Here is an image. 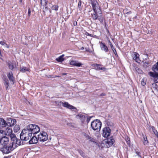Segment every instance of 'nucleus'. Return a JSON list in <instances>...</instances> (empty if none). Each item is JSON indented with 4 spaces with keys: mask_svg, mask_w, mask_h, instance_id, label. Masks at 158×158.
<instances>
[{
    "mask_svg": "<svg viewBox=\"0 0 158 158\" xmlns=\"http://www.w3.org/2000/svg\"><path fill=\"white\" fill-rule=\"evenodd\" d=\"M40 128L35 124H30L26 128L23 129L20 134V138L22 140L27 141L29 139L32 134H35L40 131Z\"/></svg>",
    "mask_w": 158,
    "mask_h": 158,
    "instance_id": "1",
    "label": "nucleus"
},
{
    "mask_svg": "<svg viewBox=\"0 0 158 158\" xmlns=\"http://www.w3.org/2000/svg\"><path fill=\"white\" fill-rule=\"evenodd\" d=\"M21 140L18 139L17 138L15 140V141H13L10 142L9 144V146L8 147H6L2 149L3 151L5 153H8L12 151L17 146L23 145V141Z\"/></svg>",
    "mask_w": 158,
    "mask_h": 158,
    "instance_id": "2",
    "label": "nucleus"
},
{
    "mask_svg": "<svg viewBox=\"0 0 158 158\" xmlns=\"http://www.w3.org/2000/svg\"><path fill=\"white\" fill-rule=\"evenodd\" d=\"M92 129L97 131H99L101 129L102 123L99 120L96 119L92 121L91 124Z\"/></svg>",
    "mask_w": 158,
    "mask_h": 158,
    "instance_id": "3",
    "label": "nucleus"
},
{
    "mask_svg": "<svg viewBox=\"0 0 158 158\" xmlns=\"http://www.w3.org/2000/svg\"><path fill=\"white\" fill-rule=\"evenodd\" d=\"M9 142V138L6 136H3L0 138V144L3 146V147L1 148V151L4 153L7 154L6 153L4 152L3 151L2 149L6 147H8L9 144L7 145L8 144Z\"/></svg>",
    "mask_w": 158,
    "mask_h": 158,
    "instance_id": "4",
    "label": "nucleus"
},
{
    "mask_svg": "<svg viewBox=\"0 0 158 158\" xmlns=\"http://www.w3.org/2000/svg\"><path fill=\"white\" fill-rule=\"evenodd\" d=\"M38 140L40 142H44L48 139L47 133L44 131L40 132L38 135Z\"/></svg>",
    "mask_w": 158,
    "mask_h": 158,
    "instance_id": "5",
    "label": "nucleus"
},
{
    "mask_svg": "<svg viewBox=\"0 0 158 158\" xmlns=\"http://www.w3.org/2000/svg\"><path fill=\"white\" fill-rule=\"evenodd\" d=\"M91 5L94 11L97 12L100 14L102 11L97 1L93 0L91 2Z\"/></svg>",
    "mask_w": 158,
    "mask_h": 158,
    "instance_id": "6",
    "label": "nucleus"
},
{
    "mask_svg": "<svg viewBox=\"0 0 158 158\" xmlns=\"http://www.w3.org/2000/svg\"><path fill=\"white\" fill-rule=\"evenodd\" d=\"M111 130L109 127H106L103 130L102 136L105 138L108 137L110 134Z\"/></svg>",
    "mask_w": 158,
    "mask_h": 158,
    "instance_id": "7",
    "label": "nucleus"
},
{
    "mask_svg": "<svg viewBox=\"0 0 158 158\" xmlns=\"http://www.w3.org/2000/svg\"><path fill=\"white\" fill-rule=\"evenodd\" d=\"M148 74L150 76L154 78V81L155 83L158 82V73H155L149 72L148 73Z\"/></svg>",
    "mask_w": 158,
    "mask_h": 158,
    "instance_id": "8",
    "label": "nucleus"
},
{
    "mask_svg": "<svg viewBox=\"0 0 158 158\" xmlns=\"http://www.w3.org/2000/svg\"><path fill=\"white\" fill-rule=\"evenodd\" d=\"M60 105H62L63 106L66 107L70 109H76V108L73 106L69 104L68 102H60Z\"/></svg>",
    "mask_w": 158,
    "mask_h": 158,
    "instance_id": "9",
    "label": "nucleus"
},
{
    "mask_svg": "<svg viewBox=\"0 0 158 158\" xmlns=\"http://www.w3.org/2000/svg\"><path fill=\"white\" fill-rule=\"evenodd\" d=\"M133 59L135 60V62L139 64L141 61L139 59V54L136 52H134L132 55Z\"/></svg>",
    "mask_w": 158,
    "mask_h": 158,
    "instance_id": "10",
    "label": "nucleus"
},
{
    "mask_svg": "<svg viewBox=\"0 0 158 158\" xmlns=\"http://www.w3.org/2000/svg\"><path fill=\"white\" fill-rule=\"evenodd\" d=\"M16 120L15 119L8 118L7 120V125L8 126L12 127L16 124Z\"/></svg>",
    "mask_w": 158,
    "mask_h": 158,
    "instance_id": "11",
    "label": "nucleus"
},
{
    "mask_svg": "<svg viewBox=\"0 0 158 158\" xmlns=\"http://www.w3.org/2000/svg\"><path fill=\"white\" fill-rule=\"evenodd\" d=\"M7 77L10 82L13 85L15 81L12 72L9 73L7 74Z\"/></svg>",
    "mask_w": 158,
    "mask_h": 158,
    "instance_id": "12",
    "label": "nucleus"
},
{
    "mask_svg": "<svg viewBox=\"0 0 158 158\" xmlns=\"http://www.w3.org/2000/svg\"><path fill=\"white\" fill-rule=\"evenodd\" d=\"M100 47L101 50L102 51H105V52H107L108 51V49L107 46L105 45L104 43H103L102 42H100Z\"/></svg>",
    "mask_w": 158,
    "mask_h": 158,
    "instance_id": "13",
    "label": "nucleus"
},
{
    "mask_svg": "<svg viewBox=\"0 0 158 158\" xmlns=\"http://www.w3.org/2000/svg\"><path fill=\"white\" fill-rule=\"evenodd\" d=\"M92 18L94 20L97 19L99 17L102 16V12L100 13L94 11V13L92 14Z\"/></svg>",
    "mask_w": 158,
    "mask_h": 158,
    "instance_id": "14",
    "label": "nucleus"
},
{
    "mask_svg": "<svg viewBox=\"0 0 158 158\" xmlns=\"http://www.w3.org/2000/svg\"><path fill=\"white\" fill-rule=\"evenodd\" d=\"M38 138L34 136H32L31 139L29 140V143L30 144H33L36 143L38 142Z\"/></svg>",
    "mask_w": 158,
    "mask_h": 158,
    "instance_id": "15",
    "label": "nucleus"
},
{
    "mask_svg": "<svg viewBox=\"0 0 158 158\" xmlns=\"http://www.w3.org/2000/svg\"><path fill=\"white\" fill-rule=\"evenodd\" d=\"M70 64L71 65L77 67L81 66L82 65V64L78 62V61L75 60H71L70 61Z\"/></svg>",
    "mask_w": 158,
    "mask_h": 158,
    "instance_id": "16",
    "label": "nucleus"
},
{
    "mask_svg": "<svg viewBox=\"0 0 158 158\" xmlns=\"http://www.w3.org/2000/svg\"><path fill=\"white\" fill-rule=\"evenodd\" d=\"M152 69L154 72L158 73V61L152 66Z\"/></svg>",
    "mask_w": 158,
    "mask_h": 158,
    "instance_id": "17",
    "label": "nucleus"
},
{
    "mask_svg": "<svg viewBox=\"0 0 158 158\" xmlns=\"http://www.w3.org/2000/svg\"><path fill=\"white\" fill-rule=\"evenodd\" d=\"M114 141V139L111 137L107 139L106 142L109 145L111 146L113 144Z\"/></svg>",
    "mask_w": 158,
    "mask_h": 158,
    "instance_id": "18",
    "label": "nucleus"
},
{
    "mask_svg": "<svg viewBox=\"0 0 158 158\" xmlns=\"http://www.w3.org/2000/svg\"><path fill=\"white\" fill-rule=\"evenodd\" d=\"M7 125V123L2 118H0V126L2 127H5Z\"/></svg>",
    "mask_w": 158,
    "mask_h": 158,
    "instance_id": "19",
    "label": "nucleus"
},
{
    "mask_svg": "<svg viewBox=\"0 0 158 158\" xmlns=\"http://www.w3.org/2000/svg\"><path fill=\"white\" fill-rule=\"evenodd\" d=\"M101 65L100 64H94V67L97 69L101 70L103 71H105L106 69L105 67H101Z\"/></svg>",
    "mask_w": 158,
    "mask_h": 158,
    "instance_id": "20",
    "label": "nucleus"
},
{
    "mask_svg": "<svg viewBox=\"0 0 158 158\" xmlns=\"http://www.w3.org/2000/svg\"><path fill=\"white\" fill-rule=\"evenodd\" d=\"M77 118L80 119L82 122L84 121L85 119V116L82 114H79L76 116Z\"/></svg>",
    "mask_w": 158,
    "mask_h": 158,
    "instance_id": "21",
    "label": "nucleus"
},
{
    "mask_svg": "<svg viewBox=\"0 0 158 158\" xmlns=\"http://www.w3.org/2000/svg\"><path fill=\"white\" fill-rule=\"evenodd\" d=\"M5 132V134L6 135H9L10 134H11L12 132V129H10V128L7 127L6 129Z\"/></svg>",
    "mask_w": 158,
    "mask_h": 158,
    "instance_id": "22",
    "label": "nucleus"
},
{
    "mask_svg": "<svg viewBox=\"0 0 158 158\" xmlns=\"http://www.w3.org/2000/svg\"><path fill=\"white\" fill-rule=\"evenodd\" d=\"M9 135L10 136V137L11 138V142H12L13 141H15V140H16V139H17L15 135L14 134H12L11 133V134H10Z\"/></svg>",
    "mask_w": 158,
    "mask_h": 158,
    "instance_id": "23",
    "label": "nucleus"
},
{
    "mask_svg": "<svg viewBox=\"0 0 158 158\" xmlns=\"http://www.w3.org/2000/svg\"><path fill=\"white\" fill-rule=\"evenodd\" d=\"M142 136L143 138V143L144 145H146L148 143V141L147 140V138L146 135L142 134Z\"/></svg>",
    "mask_w": 158,
    "mask_h": 158,
    "instance_id": "24",
    "label": "nucleus"
},
{
    "mask_svg": "<svg viewBox=\"0 0 158 158\" xmlns=\"http://www.w3.org/2000/svg\"><path fill=\"white\" fill-rule=\"evenodd\" d=\"M64 56V55L63 54L56 58V60L59 62H62L64 60V58H63Z\"/></svg>",
    "mask_w": 158,
    "mask_h": 158,
    "instance_id": "25",
    "label": "nucleus"
},
{
    "mask_svg": "<svg viewBox=\"0 0 158 158\" xmlns=\"http://www.w3.org/2000/svg\"><path fill=\"white\" fill-rule=\"evenodd\" d=\"M143 66L144 68H147L150 65L149 61H143Z\"/></svg>",
    "mask_w": 158,
    "mask_h": 158,
    "instance_id": "26",
    "label": "nucleus"
},
{
    "mask_svg": "<svg viewBox=\"0 0 158 158\" xmlns=\"http://www.w3.org/2000/svg\"><path fill=\"white\" fill-rule=\"evenodd\" d=\"M20 127L19 125H16L14 127V131L15 132H18L20 130Z\"/></svg>",
    "mask_w": 158,
    "mask_h": 158,
    "instance_id": "27",
    "label": "nucleus"
},
{
    "mask_svg": "<svg viewBox=\"0 0 158 158\" xmlns=\"http://www.w3.org/2000/svg\"><path fill=\"white\" fill-rule=\"evenodd\" d=\"M109 44L110 45V46L112 50L114 52L115 54V53H116V51L115 49L114 48L112 44L110 42V41H109Z\"/></svg>",
    "mask_w": 158,
    "mask_h": 158,
    "instance_id": "28",
    "label": "nucleus"
},
{
    "mask_svg": "<svg viewBox=\"0 0 158 158\" xmlns=\"http://www.w3.org/2000/svg\"><path fill=\"white\" fill-rule=\"evenodd\" d=\"M48 3L47 0H41L40 4L43 6Z\"/></svg>",
    "mask_w": 158,
    "mask_h": 158,
    "instance_id": "29",
    "label": "nucleus"
},
{
    "mask_svg": "<svg viewBox=\"0 0 158 158\" xmlns=\"http://www.w3.org/2000/svg\"><path fill=\"white\" fill-rule=\"evenodd\" d=\"M152 131H153V133L155 134V135H156V136L158 138V132L155 129V128L154 127H152Z\"/></svg>",
    "mask_w": 158,
    "mask_h": 158,
    "instance_id": "30",
    "label": "nucleus"
},
{
    "mask_svg": "<svg viewBox=\"0 0 158 158\" xmlns=\"http://www.w3.org/2000/svg\"><path fill=\"white\" fill-rule=\"evenodd\" d=\"M29 69L26 67H23L20 69V71L22 72H25L26 71H28Z\"/></svg>",
    "mask_w": 158,
    "mask_h": 158,
    "instance_id": "31",
    "label": "nucleus"
},
{
    "mask_svg": "<svg viewBox=\"0 0 158 158\" xmlns=\"http://www.w3.org/2000/svg\"><path fill=\"white\" fill-rule=\"evenodd\" d=\"M88 140H89L90 142H93V143H96L95 139L94 138H93L91 137V136L90 137H89Z\"/></svg>",
    "mask_w": 158,
    "mask_h": 158,
    "instance_id": "32",
    "label": "nucleus"
},
{
    "mask_svg": "<svg viewBox=\"0 0 158 158\" xmlns=\"http://www.w3.org/2000/svg\"><path fill=\"white\" fill-rule=\"evenodd\" d=\"M146 81L144 78L142 79L141 81V85L143 86H144L146 85Z\"/></svg>",
    "mask_w": 158,
    "mask_h": 158,
    "instance_id": "33",
    "label": "nucleus"
},
{
    "mask_svg": "<svg viewBox=\"0 0 158 158\" xmlns=\"http://www.w3.org/2000/svg\"><path fill=\"white\" fill-rule=\"evenodd\" d=\"M58 8V6L57 5L52 6V9L57 11Z\"/></svg>",
    "mask_w": 158,
    "mask_h": 158,
    "instance_id": "34",
    "label": "nucleus"
},
{
    "mask_svg": "<svg viewBox=\"0 0 158 158\" xmlns=\"http://www.w3.org/2000/svg\"><path fill=\"white\" fill-rule=\"evenodd\" d=\"M9 82L8 81V80L5 81L4 83V85L5 86L6 88V90L7 89L8 87L9 86Z\"/></svg>",
    "mask_w": 158,
    "mask_h": 158,
    "instance_id": "35",
    "label": "nucleus"
},
{
    "mask_svg": "<svg viewBox=\"0 0 158 158\" xmlns=\"http://www.w3.org/2000/svg\"><path fill=\"white\" fill-rule=\"evenodd\" d=\"M81 1H80L78 2V8L80 10H81L82 8L81 6Z\"/></svg>",
    "mask_w": 158,
    "mask_h": 158,
    "instance_id": "36",
    "label": "nucleus"
},
{
    "mask_svg": "<svg viewBox=\"0 0 158 158\" xmlns=\"http://www.w3.org/2000/svg\"><path fill=\"white\" fill-rule=\"evenodd\" d=\"M126 141L127 144L129 145H130V138L128 137L126 138Z\"/></svg>",
    "mask_w": 158,
    "mask_h": 158,
    "instance_id": "37",
    "label": "nucleus"
},
{
    "mask_svg": "<svg viewBox=\"0 0 158 158\" xmlns=\"http://www.w3.org/2000/svg\"><path fill=\"white\" fill-rule=\"evenodd\" d=\"M8 65L9 66V68L10 69L12 70L14 69V66L13 65L11 64V63L9 62L8 63Z\"/></svg>",
    "mask_w": 158,
    "mask_h": 158,
    "instance_id": "38",
    "label": "nucleus"
},
{
    "mask_svg": "<svg viewBox=\"0 0 158 158\" xmlns=\"http://www.w3.org/2000/svg\"><path fill=\"white\" fill-rule=\"evenodd\" d=\"M48 3H47V4L43 6H44V10L45 11H47L49 7H48Z\"/></svg>",
    "mask_w": 158,
    "mask_h": 158,
    "instance_id": "39",
    "label": "nucleus"
},
{
    "mask_svg": "<svg viewBox=\"0 0 158 158\" xmlns=\"http://www.w3.org/2000/svg\"><path fill=\"white\" fill-rule=\"evenodd\" d=\"M84 135L85 138L87 139L88 140L89 137H90V136H89L87 134L84 133Z\"/></svg>",
    "mask_w": 158,
    "mask_h": 158,
    "instance_id": "40",
    "label": "nucleus"
},
{
    "mask_svg": "<svg viewBox=\"0 0 158 158\" xmlns=\"http://www.w3.org/2000/svg\"><path fill=\"white\" fill-rule=\"evenodd\" d=\"M98 19L100 21V22L102 23L103 22V18L101 16V17H98Z\"/></svg>",
    "mask_w": 158,
    "mask_h": 158,
    "instance_id": "41",
    "label": "nucleus"
},
{
    "mask_svg": "<svg viewBox=\"0 0 158 158\" xmlns=\"http://www.w3.org/2000/svg\"><path fill=\"white\" fill-rule=\"evenodd\" d=\"M6 44V42L4 41H2L0 42V44L4 46Z\"/></svg>",
    "mask_w": 158,
    "mask_h": 158,
    "instance_id": "42",
    "label": "nucleus"
},
{
    "mask_svg": "<svg viewBox=\"0 0 158 158\" xmlns=\"http://www.w3.org/2000/svg\"><path fill=\"white\" fill-rule=\"evenodd\" d=\"M28 15L29 17L31 15V10L30 8H29L28 10Z\"/></svg>",
    "mask_w": 158,
    "mask_h": 158,
    "instance_id": "43",
    "label": "nucleus"
},
{
    "mask_svg": "<svg viewBox=\"0 0 158 158\" xmlns=\"http://www.w3.org/2000/svg\"><path fill=\"white\" fill-rule=\"evenodd\" d=\"M136 153L138 156H139L140 157H141V155L139 152H136Z\"/></svg>",
    "mask_w": 158,
    "mask_h": 158,
    "instance_id": "44",
    "label": "nucleus"
},
{
    "mask_svg": "<svg viewBox=\"0 0 158 158\" xmlns=\"http://www.w3.org/2000/svg\"><path fill=\"white\" fill-rule=\"evenodd\" d=\"M106 95V94L105 93H103L101 94L100 96H105Z\"/></svg>",
    "mask_w": 158,
    "mask_h": 158,
    "instance_id": "45",
    "label": "nucleus"
},
{
    "mask_svg": "<svg viewBox=\"0 0 158 158\" xmlns=\"http://www.w3.org/2000/svg\"><path fill=\"white\" fill-rule=\"evenodd\" d=\"M5 46V47H6V48H9V46L7 44H6L5 45H4Z\"/></svg>",
    "mask_w": 158,
    "mask_h": 158,
    "instance_id": "46",
    "label": "nucleus"
},
{
    "mask_svg": "<svg viewBox=\"0 0 158 158\" xmlns=\"http://www.w3.org/2000/svg\"><path fill=\"white\" fill-rule=\"evenodd\" d=\"M77 23L76 21L75 22H74V23H73V25H74V26H76L77 25Z\"/></svg>",
    "mask_w": 158,
    "mask_h": 158,
    "instance_id": "47",
    "label": "nucleus"
},
{
    "mask_svg": "<svg viewBox=\"0 0 158 158\" xmlns=\"http://www.w3.org/2000/svg\"><path fill=\"white\" fill-rule=\"evenodd\" d=\"M80 153L81 156H83L84 154L82 152H80Z\"/></svg>",
    "mask_w": 158,
    "mask_h": 158,
    "instance_id": "48",
    "label": "nucleus"
},
{
    "mask_svg": "<svg viewBox=\"0 0 158 158\" xmlns=\"http://www.w3.org/2000/svg\"><path fill=\"white\" fill-rule=\"evenodd\" d=\"M3 130H0V133H2L3 134Z\"/></svg>",
    "mask_w": 158,
    "mask_h": 158,
    "instance_id": "49",
    "label": "nucleus"
},
{
    "mask_svg": "<svg viewBox=\"0 0 158 158\" xmlns=\"http://www.w3.org/2000/svg\"><path fill=\"white\" fill-rule=\"evenodd\" d=\"M84 49V48L83 47H82L81 48V50H83Z\"/></svg>",
    "mask_w": 158,
    "mask_h": 158,
    "instance_id": "50",
    "label": "nucleus"
},
{
    "mask_svg": "<svg viewBox=\"0 0 158 158\" xmlns=\"http://www.w3.org/2000/svg\"><path fill=\"white\" fill-rule=\"evenodd\" d=\"M89 120H90V119H88V118H87V121H88V122H89Z\"/></svg>",
    "mask_w": 158,
    "mask_h": 158,
    "instance_id": "51",
    "label": "nucleus"
},
{
    "mask_svg": "<svg viewBox=\"0 0 158 158\" xmlns=\"http://www.w3.org/2000/svg\"><path fill=\"white\" fill-rule=\"evenodd\" d=\"M63 74V75H65L66 74L65 73H64V74Z\"/></svg>",
    "mask_w": 158,
    "mask_h": 158,
    "instance_id": "52",
    "label": "nucleus"
},
{
    "mask_svg": "<svg viewBox=\"0 0 158 158\" xmlns=\"http://www.w3.org/2000/svg\"><path fill=\"white\" fill-rule=\"evenodd\" d=\"M0 54H1V51H0Z\"/></svg>",
    "mask_w": 158,
    "mask_h": 158,
    "instance_id": "53",
    "label": "nucleus"
},
{
    "mask_svg": "<svg viewBox=\"0 0 158 158\" xmlns=\"http://www.w3.org/2000/svg\"><path fill=\"white\" fill-rule=\"evenodd\" d=\"M108 31V32H109V31H108H108Z\"/></svg>",
    "mask_w": 158,
    "mask_h": 158,
    "instance_id": "54",
    "label": "nucleus"
}]
</instances>
